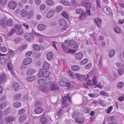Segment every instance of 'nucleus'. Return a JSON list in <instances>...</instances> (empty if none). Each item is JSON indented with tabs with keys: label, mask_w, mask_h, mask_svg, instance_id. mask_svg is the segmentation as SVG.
Wrapping results in <instances>:
<instances>
[{
	"label": "nucleus",
	"mask_w": 124,
	"mask_h": 124,
	"mask_svg": "<svg viewBox=\"0 0 124 124\" xmlns=\"http://www.w3.org/2000/svg\"><path fill=\"white\" fill-rule=\"evenodd\" d=\"M124 85L123 82H120L117 84V88L118 89H121L123 87Z\"/></svg>",
	"instance_id": "c9c22d12"
},
{
	"label": "nucleus",
	"mask_w": 124,
	"mask_h": 124,
	"mask_svg": "<svg viewBox=\"0 0 124 124\" xmlns=\"http://www.w3.org/2000/svg\"><path fill=\"white\" fill-rule=\"evenodd\" d=\"M16 3L15 1H11L9 2L8 4L9 8L10 9H14L17 6Z\"/></svg>",
	"instance_id": "0eeeda50"
},
{
	"label": "nucleus",
	"mask_w": 124,
	"mask_h": 124,
	"mask_svg": "<svg viewBox=\"0 0 124 124\" xmlns=\"http://www.w3.org/2000/svg\"><path fill=\"white\" fill-rule=\"evenodd\" d=\"M12 86L13 88L14 89L15 91H17L19 89V84L17 82H14L12 84Z\"/></svg>",
	"instance_id": "f3484780"
},
{
	"label": "nucleus",
	"mask_w": 124,
	"mask_h": 124,
	"mask_svg": "<svg viewBox=\"0 0 124 124\" xmlns=\"http://www.w3.org/2000/svg\"><path fill=\"white\" fill-rule=\"evenodd\" d=\"M47 85L50 87L52 90H58L59 89V87L54 83L53 82L50 81L48 82L46 84Z\"/></svg>",
	"instance_id": "7ed1b4c3"
},
{
	"label": "nucleus",
	"mask_w": 124,
	"mask_h": 124,
	"mask_svg": "<svg viewBox=\"0 0 124 124\" xmlns=\"http://www.w3.org/2000/svg\"><path fill=\"white\" fill-rule=\"evenodd\" d=\"M22 105V103L19 102H16L13 103V106L16 108H19Z\"/></svg>",
	"instance_id": "c756f323"
},
{
	"label": "nucleus",
	"mask_w": 124,
	"mask_h": 124,
	"mask_svg": "<svg viewBox=\"0 0 124 124\" xmlns=\"http://www.w3.org/2000/svg\"><path fill=\"white\" fill-rule=\"evenodd\" d=\"M14 117L12 116H9L6 117L5 120L7 122L6 124H12L13 122L15 120Z\"/></svg>",
	"instance_id": "20e7f679"
},
{
	"label": "nucleus",
	"mask_w": 124,
	"mask_h": 124,
	"mask_svg": "<svg viewBox=\"0 0 124 124\" xmlns=\"http://www.w3.org/2000/svg\"><path fill=\"white\" fill-rule=\"evenodd\" d=\"M16 31L15 29L12 28L10 30L8 34V36H12Z\"/></svg>",
	"instance_id": "864d4df0"
},
{
	"label": "nucleus",
	"mask_w": 124,
	"mask_h": 124,
	"mask_svg": "<svg viewBox=\"0 0 124 124\" xmlns=\"http://www.w3.org/2000/svg\"><path fill=\"white\" fill-rule=\"evenodd\" d=\"M2 43H0V51L2 52L5 53L7 51V49L6 47L2 46Z\"/></svg>",
	"instance_id": "bb28decb"
},
{
	"label": "nucleus",
	"mask_w": 124,
	"mask_h": 124,
	"mask_svg": "<svg viewBox=\"0 0 124 124\" xmlns=\"http://www.w3.org/2000/svg\"><path fill=\"white\" fill-rule=\"evenodd\" d=\"M15 28L17 30L16 34L19 35H22L23 32V30L21 26L16 25L15 26Z\"/></svg>",
	"instance_id": "39448f33"
},
{
	"label": "nucleus",
	"mask_w": 124,
	"mask_h": 124,
	"mask_svg": "<svg viewBox=\"0 0 124 124\" xmlns=\"http://www.w3.org/2000/svg\"><path fill=\"white\" fill-rule=\"evenodd\" d=\"M34 14V12L32 11H29L27 16V17L28 19H30L33 16Z\"/></svg>",
	"instance_id": "473e14b6"
},
{
	"label": "nucleus",
	"mask_w": 124,
	"mask_h": 124,
	"mask_svg": "<svg viewBox=\"0 0 124 124\" xmlns=\"http://www.w3.org/2000/svg\"><path fill=\"white\" fill-rule=\"evenodd\" d=\"M33 49L36 51H38L40 50V47L38 45L34 44L33 45Z\"/></svg>",
	"instance_id": "37998d69"
},
{
	"label": "nucleus",
	"mask_w": 124,
	"mask_h": 124,
	"mask_svg": "<svg viewBox=\"0 0 124 124\" xmlns=\"http://www.w3.org/2000/svg\"><path fill=\"white\" fill-rule=\"evenodd\" d=\"M44 109L42 107H38L36 108L34 110L35 113L37 114H39L42 113Z\"/></svg>",
	"instance_id": "9d476101"
},
{
	"label": "nucleus",
	"mask_w": 124,
	"mask_h": 124,
	"mask_svg": "<svg viewBox=\"0 0 124 124\" xmlns=\"http://www.w3.org/2000/svg\"><path fill=\"white\" fill-rule=\"evenodd\" d=\"M48 89V87L44 85L41 86L39 88V89L40 91L45 93H46L47 92Z\"/></svg>",
	"instance_id": "aec40b11"
},
{
	"label": "nucleus",
	"mask_w": 124,
	"mask_h": 124,
	"mask_svg": "<svg viewBox=\"0 0 124 124\" xmlns=\"http://www.w3.org/2000/svg\"><path fill=\"white\" fill-rule=\"evenodd\" d=\"M60 2L65 6H69L71 5V3L70 2L64 0H61L60 1Z\"/></svg>",
	"instance_id": "412c9836"
},
{
	"label": "nucleus",
	"mask_w": 124,
	"mask_h": 124,
	"mask_svg": "<svg viewBox=\"0 0 124 124\" xmlns=\"http://www.w3.org/2000/svg\"><path fill=\"white\" fill-rule=\"evenodd\" d=\"M78 115L79 113L76 111H74L72 113V118L76 119L78 116Z\"/></svg>",
	"instance_id": "a19ab883"
},
{
	"label": "nucleus",
	"mask_w": 124,
	"mask_h": 124,
	"mask_svg": "<svg viewBox=\"0 0 124 124\" xmlns=\"http://www.w3.org/2000/svg\"><path fill=\"white\" fill-rule=\"evenodd\" d=\"M26 78L27 80L28 81H33L36 78L35 76L34 75H30Z\"/></svg>",
	"instance_id": "b1692460"
},
{
	"label": "nucleus",
	"mask_w": 124,
	"mask_h": 124,
	"mask_svg": "<svg viewBox=\"0 0 124 124\" xmlns=\"http://www.w3.org/2000/svg\"><path fill=\"white\" fill-rule=\"evenodd\" d=\"M7 67L12 74L14 76V71L13 70L12 63L10 62L7 64Z\"/></svg>",
	"instance_id": "f8f14e48"
},
{
	"label": "nucleus",
	"mask_w": 124,
	"mask_h": 124,
	"mask_svg": "<svg viewBox=\"0 0 124 124\" xmlns=\"http://www.w3.org/2000/svg\"><path fill=\"white\" fill-rule=\"evenodd\" d=\"M36 72L35 69L33 68L29 69L26 72L27 74L28 75H31L34 74Z\"/></svg>",
	"instance_id": "4468645a"
},
{
	"label": "nucleus",
	"mask_w": 124,
	"mask_h": 124,
	"mask_svg": "<svg viewBox=\"0 0 124 124\" xmlns=\"http://www.w3.org/2000/svg\"><path fill=\"white\" fill-rule=\"evenodd\" d=\"M50 75V72L48 71H43V77H48Z\"/></svg>",
	"instance_id": "3c124183"
},
{
	"label": "nucleus",
	"mask_w": 124,
	"mask_h": 124,
	"mask_svg": "<svg viewBox=\"0 0 124 124\" xmlns=\"http://www.w3.org/2000/svg\"><path fill=\"white\" fill-rule=\"evenodd\" d=\"M21 16L22 17H24L27 14L26 11L24 9H22L21 11Z\"/></svg>",
	"instance_id": "de8ad7c7"
},
{
	"label": "nucleus",
	"mask_w": 124,
	"mask_h": 124,
	"mask_svg": "<svg viewBox=\"0 0 124 124\" xmlns=\"http://www.w3.org/2000/svg\"><path fill=\"white\" fill-rule=\"evenodd\" d=\"M101 57H100L99 60L98 66L100 68H101L103 66L102 61L101 60Z\"/></svg>",
	"instance_id": "e2e57ef3"
},
{
	"label": "nucleus",
	"mask_w": 124,
	"mask_h": 124,
	"mask_svg": "<svg viewBox=\"0 0 124 124\" xmlns=\"http://www.w3.org/2000/svg\"><path fill=\"white\" fill-rule=\"evenodd\" d=\"M104 13L107 15H109L111 14V11L108 6L104 7Z\"/></svg>",
	"instance_id": "ddd939ff"
},
{
	"label": "nucleus",
	"mask_w": 124,
	"mask_h": 124,
	"mask_svg": "<svg viewBox=\"0 0 124 124\" xmlns=\"http://www.w3.org/2000/svg\"><path fill=\"white\" fill-rule=\"evenodd\" d=\"M115 53V51L114 49H110L108 53V55L109 57L110 58L112 57L114 55Z\"/></svg>",
	"instance_id": "7c9ffc66"
},
{
	"label": "nucleus",
	"mask_w": 124,
	"mask_h": 124,
	"mask_svg": "<svg viewBox=\"0 0 124 124\" xmlns=\"http://www.w3.org/2000/svg\"><path fill=\"white\" fill-rule=\"evenodd\" d=\"M49 64L46 62H45L43 67V69L45 70H47L49 69Z\"/></svg>",
	"instance_id": "393cba45"
},
{
	"label": "nucleus",
	"mask_w": 124,
	"mask_h": 124,
	"mask_svg": "<svg viewBox=\"0 0 124 124\" xmlns=\"http://www.w3.org/2000/svg\"><path fill=\"white\" fill-rule=\"evenodd\" d=\"M53 56V53L51 52H50L47 54L46 57L47 60L48 61H50L52 59Z\"/></svg>",
	"instance_id": "c85d7f7f"
},
{
	"label": "nucleus",
	"mask_w": 124,
	"mask_h": 124,
	"mask_svg": "<svg viewBox=\"0 0 124 124\" xmlns=\"http://www.w3.org/2000/svg\"><path fill=\"white\" fill-rule=\"evenodd\" d=\"M92 82L93 84L94 85H95L97 84V81H96V77L94 76L92 80Z\"/></svg>",
	"instance_id": "5fc2aeb1"
},
{
	"label": "nucleus",
	"mask_w": 124,
	"mask_h": 124,
	"mask_svg": "<svg viewBox=\"0 0 124 124\" xmlns=\"http://www.w3.org/2000/svg\"><path fill=\"white\" fill-rule=\"evenodd\" d=\"M63 114L62 109H60L57 112V115L60 116H61Z\"/></svg>",
	"instance_id": "13d9d810"
},
{
	"label": "nucleus",
	"mask_w": 124,
	"mask_h": 124,
	"mask_svg": "<svg viewBox=\"0 0 124 124\" xmlns=\"http://www.w3.org/2000/svg\"><path fill=\"white\" fill-rule=\"evenodd\" d=\"M116 119V117L114 116H111L108 117L107 120L108 121H115Z\"/></svg>",
	"instance_id": "a18cd8bd"
},
{
	"label": "nucleus",
	"mask_w": 124,
	"mask_h": 124,
	"mask_svg": "<svg viewBox=\"0 0 124 124\" xmlns=\"http://www.w3.org/2000/svg\"><path fill=\"white\" fill-rule=\"evenodd\" d=\"M117 72L119 75L121 76L124 73V71L123 69H120L118 70Z\"/></svg>",
	"instance_id": "0e129e2a"
},
{
	"label": "nucleus",
	"mask_w": 124,
	"mask_h": 124,
	"mask_svg": "<svg viewBox=\"0 0 124 124\" xmlns=\"http://www.w3.org/2000/svg\"><path fill=\"white\" fill-rule=\"evenodd\" d=\"M54 14V10L53 9H51L50 10L49 12L47 14L46 17L47 18H50L53 16Z\"/></svg>",
	"instance_id": "9b49d317"
},
{
	"label": "nucleus",
	"mask_w": 124,
	"mask_h": 124,
	"mask_svg": "<svg viewBox=\"0 0 124 124\" xmlns=\"http://www.w3.org/2000/svg\"><path fill=\"white\" fill-rule=\"evenodd\" d=\"M88 61L87 58H85L81 61L80 62L81 65H84L86 64Z\"/></svg>",
	"instance_id": "680f3d73"
},
{
	"label": "nucleus",
	"mask_w": 124,
	"mask_h": 124,
	"mask_svg": "<svg viewBox=\"0 0 124 124\" xmlns=\"http://www.w3.org/2000/svg\"><path fill=\"white\" fill-rule=\"evenodd\" d=\"M40 121L42 124H44L46 123L47 121V119L45 117H41L40 118Z\"/></svg>",
	"instance_id": "4c0bfd02"
},
{
	"label": "nucleus",
	"mask_w": 124,
	"mask_h": 124,
	"mask_svg": "<svg viewBox=\"0 0 124 124\" xmlns=\"http://www.w3.org/2000/svg\"><path fill=\"white\" fill-rule=\"evenodd\" d=\"M31 34L26 33L24 35V36L25 38V39H26L27 41H32L33 40L34 38L33 35H36L39 36H41L42 37L43 36L39 33H37L33 31H32V32H31Z\"/></svg>",
	"instance_id": "f03ea898"
},
{
	"label": "nucleus",
	"mask_w": 124,
	"mask_h": 124,
	"mask_svg": "<svg viewBox=\"0 0 124 124\" xmlns=\"http://www.w3.org/2000/svg\"><path fill=\"white\" fill-rule=\"evenodd\" d=\"M76 76L77 78L80 81H83L84 80H86L89 77L88 75H87V78L85 79L86 75H81L78 73H76Z\"/></svg>",
	"instance_id": "423d86ee"
},
{
	"label": "nucleus",
	"mask_w": 124,
	"mask_h": 124,
	"mask_svg": "<svg viewBox=\"0 0 124 124\" xmlns=\"http://www.w3.org/2000/svg\"><path fill=\"white\" fill-rule=\"evenodd\" d=\"M42 76H43V71L42 69H40L37 74V77L39 78H41Z\"/></svg>",
	"instance_id": "79ce46f5"
},
{
	"label": "nucleus",
	"mask_w": 124,
	"mask_h": 124,
	"mask_svg": "<svg viewBox=\"0 0 124 124\" xmlns=\"http://www.w3.org/2000/svg\"><path fill=\"white\" fill-rule=\"evenodd\" d=\"M59 24L60 25L63 26H65L67 24V22L66 20L63 19H62L59 21Z\"/></svg>",
	"instance_id": "dca6fc26"
},
{
	"label": "nucleus",
	"mask_w": 124,
	"mask_h": 124,
	"mask_svg": "<svg viewBox=\"0 0 124 124\" xmlns=\"http://www.w3.org/2000/svg\"><path fill=\"white\" fill-rule=\"evenodd\" d=\"M62 15L67 20L69 19L68 15L66 12L64 11L62 13Z\"/></svg>",
	"instance_id": "58836bf2"
},
{
	"label": "nucleus",
	"mask_w": 124,
	"mask_h": 124,
	"mask_svg": "<svg viewBox=\"0 0 124 124\" xmlns=\"http://www.w3.org/2000/svg\"><path fill=\"white\" fill-rule=\"evenodd\" d=\"M42 103L39 100H37L35 102V107H39L41 106L42 105Z\"/></svg>",
	"instance_id": "bf43d9fd"
},
{
	"label": "nucleus",
	"mask_w": 124,
	"mask_h": 124,
	"mask_svg": "<svg viewBox=\"0 0 124 124\" xmlns=\"http://www.w3.org/2000/svg\"><path fill=\"white\" fill-rule=\"evenodd\" d=\"M87 17L86 12L84 11L83 13L80 14L79 16V19L81 20H84Z\"/></svg>",
	"instance_id": "2eb2a0df"
},
{
	"label": "nucleus",
	"mask_w": 124,
	"mask_h": 124,
	"mask_svg": "<svg viewBox=\"0 0 124 124\" xmlns=\"http://www.w3.org/2000/svg\"><path fill=\"white\" fill-rule=\"evenodd\" d=\"M69 46L73 48H77L78 47L77 43L73 40H67L62 45V47L65 52L74 54L76 50L69 48L68 47Z\"/></svg>",
	"instance_id": "f257e3e1"
},
{
	"label": "nucleus",
	"mask_w": 124,
	"mask_h": 124,
	"mask_svg": "<svg viewBox=\"0 0 124 124\" xmlns=\"http://www.w3.org/2000/svg\"><path fill=\"white\" fill-rule=\"evenodd\" d=\"M46 3L47 5L49 6H52L54 4V3L52 0H47Z\"/></svg>",
	"instance_id": "69168bd1"
},
{
	"label": "nucleus",
	"mask_w": 124,
	"mask_h": 124,
	"mask_svg": "<svg viewBox=\"0 0 124 124\" xmlns=\"http://www.w3.org/2000/svg\"><path fill=\"white\" fill-rule=\"evenodd\" d=\"M26 117L25 115H23L19 117V120L20 123H22L26 119Z\"/></svg>",
	"instance_id": "6ab92c4d"
},
{
	"label": "nucleus",
	"mask_w": 124,
	"mask_h": 124,
	"mask_svg": "<svg viewBox=\"0 0 124 124\" xmlns=\"http://www.w3.org/2000/svg\"><path fill=\"white\" fill-rule=\"evenodd\" d=\"M99 94L96 93H90L88 94V96L91 98H94L97 97Z\"/></svg>",
	"instance_id": "ea45409f"
},
{
	"label": "nucleus",
	"mask_w": 124,
	"mask_h": 124,
	"mask_svg": "<svg viewBox=\"0 0 124 124\" xmlns=\"http://www.w3.org/2000/svg\"><path fill=\"white\" fill-rule=\"evenodd\" d=\"M83 56V53L82 52H80L76 54L75 55V57L77 59L80 60L82 59Z\"/></svg>",
	"instance_id": "5701e85b"
},
{
	"label": "nucleus",
	"mask_w": 124,
	"mask_h": 124,
	"mask_svg": "<svg viewBox=\"0 0 124 124\" xmlns=\"http://www.w3.org/2000/svg\"><path fill=\"white\" fill-rule=\"evenodd\" d=\"M37 27L38 30L41 31H43L46 27L45 25L41 24H38Z\"/></svg>",
	"instance_id": "a211bd4d"
},
{
	"label": "nucleus",
	"mask_w": 124,
	"mask_h": 124,
	"mask_svg": "<svg viewBox=\"0 0 124 124\" xmlns=\"http://www.w3.org/2000/svg\"><path fill=\"white\" fill-rule=\"evenodd\" d=\"M114 30L115 32L117 34L120 33L121 32V29L118 26H115L114 28Z\"/></svg>",
	"instance_id": "2f4dec72"
},
{
	"label": "nucleus",
	"mask_w": 124,
	"mask_h": 124,
	"mask_svg": "<svg viewBox=\"0 0 124 124\" xmlns=\"http://www.w3.org/2000/svg\"><path fill=\"white\" fill-rule=\"evenodd\" d=\"M62 9V7L61 6L59 5L55 9V11L56 13L60 12Z\"/></svg>",
	"instance_id": "72a5a7b5"
},
{
	"label": "nucleus",
	"mask_w": 124,
	"mask_h": 124,
	"mask_svg": "<svg viewBox=\"0 0 124 124\" xmlns=\"http://www.w3.org/2000/svg\"><path fill=\"white\" fill-rule=\"evenodd\" d=\"M6 78L5 75L2 74L0 76V84H2L4 82Z\"/></svg>",
	"instance_id": "4be33fe9"
},
{
	"label": "nucleus",
	"mask_w": 124,
	"mask_h": 124,
	"mask_svg": "<svg viewBox=\"0 0 124 124\" xmlns=\"http://www.w3.org/2000/svg\"><path fill=\"white\" fill-rule=\"evenodd\" d=\"M75 122L79 123H83L84 122V120L83 119H79L77 118L75 120Z\"/></svg>",
	"instance_id": "603ef678"
},
{
	"label": "nucleus",
	"mask_w": 124,
	"mask_h": 124,
	"mask_svg": "<svg viewBox=\"0 0 124 124\" xmlns=\"http://www.w3.org/2000/svg\"><path fill=\"white\" fill-rule=\"evenodd\" d=\"M99 103L103 107H105L106 106V104L104 103V101L101 99H100L99 100Z\"/></svg>",
	"instance_id": "052dcab7"
},
{
	"label": "nucleus",
	"mask_w": 124,
	"mask_h": 124,
	"mask_svg": "<svg viewBox=\"0 0 124 124\" xmlns=\"http://www.w3.org/2000/svg\"><path fill=\"white\" fill-rule=\"evenodd\" d=\"M67 96L65 95L62 98L61 103L62 106L63 107H65L68 105V104L67 103Z\"/></svg>",
	"instance_id": "6e6552de"
},
{
	"label": "nucleus",
	"mask_w": 124,
	"mask_h": 124,
	"mask_svg": "<svg viewBox=\"0 0 124 124\" xmlns=\"http://www.w3.org/2000/svg\"><path fill=\"white\" fill-rule=\"evenodd\" d=\"M7 61V58L4 57H3L1 58L0 59V63L2 64L3 63L6 62Z\"/></svg>",
	"instance_id": "09e8293b"
},
{
	"label": "nucleus",
	"mask_w": 124,
	"mask_h": 124,
	"mask_svg": "<svg viewBox=\"0 0 124 124\" xmlns=\"http://www.w3.org/2000/svg\"><path fill=\"white\" fill-rule=\"evenodd\" d=\"M11 108L10 107H8L6 108L4 110V114L6 116H7L10 112L11 111Z\"/></svg>",
	"instance_id": "e433bc0d"
},
{
	"label": "nucleus",
	"mask_w": 124,
	"mask_h": 124,
	"mask_svg": "<svg viewBox=\"0 0 124 124\" xmlns=\"http://www.w3.org/2000/svg\"><path fill=\"white\" fill-rule=\"evenodd\" d=\"M38 82L39 84L41 85L44 86L46 84V82L45 80L44 79H40L38 80Z\"/></svg>",
	"instance_id": "cd10ccee"
},
{
	"label": "nucleus",
	"mask_w": 124,
	"mask_h": 124,
	"mask_svg": "<svg viewBox=\"0 0 124 124\" xmlns=\"http://www.w3.org/2000/svg\"><path fill=\"white\" fill-rule=\"evenodd\" d=\"M76 13L77 14H80L84 12L83 10L81 8H78L76 10Z\"/></svg>",
	"instance_id": "f704fd0d"
},
{
	"label": "nucleus",
	"mask_w": 124,
	"mask_h": 124,
	"mask_svg": "<svg viewBox=\"0 0 124 124\" xmlns=\"http://www.w3.org/2000/svg\"><path fill=\"white\" fill-rule=\"evenodd\" d=\"M21 97V94H17L14 95V99L16 100H18L20 99Z\"/></svg>",
	"instance_id": "c03bdc74"
},
{
	"label": "nucleus",
	"mask_w": 124,
	"mask_h": 124,
	"mask_svg": "<svg viewBox=\"0 0 124 124\" xmlns=\"http://www.w3.org/2000/svg\"><path fill=\"white\" fill-rule=\"evenodd\" d=\"M7 25L9 26H10L12 25V20L11 19H9L7 20Z\"/></svg>",
	"instance_id": "4d7b16f0"
},
{
	"label": "nucleus",
	"mask_w": 124,
	"mask_h": 124,
	"mask_svg": "<svg viewBox=\"0 0 124 124\" xmlns=\"http://www.w3.org/2000/svg\"><path fill=\"white\" fill-rule=\"evenodd\" d=\"M32 59L30 57L25 58L23 61V64L25 65H27L30 64L32 62Z\"/></svg>",
	"instance_id": "1a4fd4ad"
},
{
	"label": "nucleus",
	"mask_w": 124,
	"mask_h": 124,
	"mask_svg": "<svg viewBox=\"0 0 124 124\" xmlns=\"http://www.w3.org/2000/svg\"><path fill=\"white\" fill-rule=\"evenodd\" d=\"M79 67L78 65H75L71 67V69L74 71H76L79 69Z\"/></svg>",
	"instance_id": "8fccbe9b"
},
{
	"label": "nucleus",
	"mask_w": 124,
	"mask_h": 124,
	"mask_svg": "<svg viewBox=\"0 0 124 124\" xmlns=\"http://www.w3.org/2000/svg\"><path fill=\"white\" fill-rule=\"evenodd\" d=\"M27 47L26 44H24L21 46L19 48V50L20 51H22L26 49Z\"/></svg>",
	"instance_id": "6e6d98bb"
},
{
	"label": "nucleus",
	"mask_w": 124,
	"mask_h": 124,
	"mask_svg": "<svg viewBox=\"0 0 124 124\" xmlns=\"http://www.w3.org/2000/svg\"><path fill=\"white\" fill-rule=\"evenodd\" d=\"M94 21L97 26L99 27H100V26L99 25V24H100L101 23V19L100 18L97 17L96 19H94Z\"/></svg>",
	"instance_id": "a878e982"
},
{
	"label": "nucleus",
	"mask_w": 124,
	"mask_h": 124,
	"mask_svg": "<svg viewBox=\"0 0 124 124\" xmlns=\"http://www.w3.org/2000/svg\"><path fill=\"white\" fill-rule=\"evenodd\" d=\"M92 6V3L90 2H87L85 5V7L86 9H90Z\"/></svg>",
	"instance_id": "49530a36"
},
{
	"label": "nucleus",
	"mask_w": 124,
	"mask_h": 124,
	"mask_svg": "<svg viewBox=\"0 0 124 124\" xmlns=\"http://www.w3.org/2000/svg\"><path fill=\"white\" fill-rule=\"evenodd\" d=\"M65 86L67 87V89L69 90L71 87V84L68 82H65Z\"/></svg>",
	"instance_id": "338daca9"
},
{
	"label": "nucleus",
	"mask_w": 124,
	"mask_h": 124,
	"mask_svg": "<svg viewBox=\"0 0 124 124\" xmlns=\"http://www.w3.org/2000/svg\"><path fill=\"white\" fill-rule=\"evenodd\" d=\"M118 100L121 102L124 101V94L119 97L118 98Z\"/></svg>",
	"instance_id": "774afa93"
}]
</instances>
